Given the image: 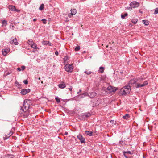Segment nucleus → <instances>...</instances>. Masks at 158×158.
<instances>
[{
    "label": "nucleus",
    "instance_id": "f257e3e1",
    "mask_svg": "<svg viewBox=\"0 0 158 158\" xmlns=\"http://www.w3.org/2000/svg\"><path fill=\"white\" fill-rule=\"evenodd\" d=\"M32 104L31 101L30 99H26L24 100L23 106H20V111L24 113L23 115L24 118H27L29 115L30 111L29 109L30 106Z\"/></svg>",
    "mask_w": 158,
    "mask_h": 158
},
{
    "label": "nucleus",
    "instance_id": "f03ea898",
    "mask_svg": "<svg viewBox=\"0 0 158 158\" xmlns=\"http://www.w3.org/2000/svg\"><path fill=\"white\" fill-rule=\"evenodd\" d=\"M72 64H66L65 66V69L67 72L70 73L72 72L73 69L72 65Z\"/></svg>",
    "mask_w": 158,
    "mask_h": 158
},
{
    "label": "nucleus",
    "instance_id": "7ed1b4c3",
    "mask_svg": "<svg viewBox=\"0 0 158 158\" xmlns=\"http://www.w3.org/2000/svg\"><path fill=\"white\" fill-rule=\"evenodd\" d=\"M91 114L89 113H83L80 117V119L81 120L85 119V118H88L91 116Z\"/></svg>",
    "mask_w": 158,
    "mask_h": 158
},
{
    "label": "nucleus",
    "instance_id": "20e7f679",
    "mask_svg": "<svg viewBox=\"0 0 158 158\" xmlns=\"http://www.w3.org/2000/svg\"><path fill=\"white\" fill-rule=\"evenodd\" d=\"M130 6L132 8H135L138 7L139 6V3L135 1H133L130 4Z\"/></svg>",
    "mask_w": 158,
    "mask_h": 158
},
{
    "label": "nucleus",
    "instance_id": "39448f33",
    "mask_svg": "<svg viewBox=\"0 0 158 158\" xmlns=\"http://www.w3.org/2000/svg\"><path fill=\"white\" fill-rule=\"evenodd\" d=\"M106 90L109 91L110 93L112 92H114L117 90V88L111 86H109L107 88Z\"/></svg>",
    "mask_w": 158,
    "mask_h": 158
},
{
    "label": "nucleus",
    "instance_id": "423d86ee",
    "mask_svg": "<svg viewBox=\"0 0 158 158\" xmlns=\"http://www.w3.org/2000/svg\"><path fill=\"white\" fill-rule=\"evenodd\" d=\"M77 138L80 140L81 143H85V139L83 137L82 135L81 134H79L77 136Z\"/></svg>",
    "mask_w": 158,
    "mask_h": 158
},
{
    "label": "nucleus",
    "instance_id": "0eeeda50",
    "mask_svg": "<svg viewBox=\"0 0 158 158\" xmlns=\"http://www.w3.org/2000/svg\"><path fill=\"white\" fill-rule=\"evenodd\" d=\"M30 91V89H24L21 90V93L23 95H25L29 93Z\"/></svg>",
    "mask_w": 158,
    "mask_h": 158
},
{
    "label": "nucleus",
    "instance_id": "6e6552de",
    "mask_svg": "<svg viewBox=\"0 0 158 158\" xmlns=\"http://www.w3.org/2000/svg\"><path fill=\"white\" fill-rule=\"evenodd\" d=\"M137 81L138 80L135 78L131 79L129 81L128 84L131 85L135 84V85L137 84Z\"/></svg>",
    "mask_w": 158,
    "mask_h": 158
},
{
    "label": "nucleus",
    "instance_id": "1a4fd4ad",
    "mask_svg": "<svg viewBox=\"0 0 158 158\" xmlns=\"http://www.w3.org/2000/svg\"><path fill=\"white\" fill-rule=\"evenodd\" d=\"M127 93L129 94L131 91V86L129 85H126L123 87Z\"/></svg>",
    "mask_w": 158,
    "mask_h": 158
},
{
    "label": "nucleus",
    "instance_id": "9d476101",
    "mask_svg": "<svg viewBox=\"0 0 158 158\" xmlns=\"http://www.w3.org/2000/svg\"><path fill=\"white\" fill-rule=\"evenodd\" d=\"M123 156L126 158H128V156L126 155V154H129L131 155H132L133 154V153H132L130 151H123Z\"/></svg>",
    "mask_w": 158,
    "mask_h": 158
},
{
    "label": "nucleus",
    "instance_id": "9b49d317",
    "mask_svg": "<svg viewBox=\"0 0 158 158\" xmlns=\"http://www.w3.org/2000/svg\"><path fill=\"white\" fill-rule=\"evenodd\" d=\"M127 93H127L123 88L121 89L119 92V94H121L122 95H126Z\"/></svg>",
    "mask_w": 158,
    "mask_h": 158
},
{
    "label": "nucleus",
    "instance_id": "f8f14e48",
    "mask_svg": "<svg viewBox=\"0 0 158 158\" xmlns=\"http://www.w3.org/2000/svg\"><path fill=\"white\" fill-rule=\"evenodd\" d=\"M97 93L95 92H92L89 94L88 96L90 97V98H92L94 97L97 95Z\"/></svg>",
    "mask_w": 158,
    "mask_h": 158
},
{
    "label": "nucleus",
    "instance_id": "ddd939ff",
    "mask_svg": "<svg viewBox=\"0 0 158 158\" xmlns=\"http://www.w3.org/2000/svg\"><path fill=\"white\" fill-rule=\"evenodd\" d=\"M13 134V133L12 131H10L9 134H8L7 135H6L5 137H3V139L4 140H6L7 139L9 138Z\"/></svg>",
    "mask_w": 158,
    "mask_h": 158
},
{
    "label": "nucleus",
    "instance_id": "4468645a",
    "mask_svg": "<svg viewBox=\"0 0 158 158\" xmlns=\"http://www.w3.org/2000/svg\"><path fill=\"white\" fill-rule=\"evenodd\" d=\"M59 88L61 89H63L65 87L66 85L65 83L63 82H61V83L59 84L58 85Z\"/></svg>",
    "mask_w": 158,
    "mask_h": 158
},
{
    "label": "nucleus",
    "instance_id": "2eb2a0df",
    "mask_svg": "<svg viewBox=\"0 0 158 158\" xmlns=\"http://www.w3.org/2000/svg\"><path fill=\"white\" fill-rule=\"evenodd\" d=\"M9 51V50L8 49H2V54L4 56H6Z\"/></svg>",
    "mask_w": 158,
    "mask_h": 158
},
{
    "label": "nucleus",
    "instance_id": "dca6fc26",
    "mask_svg": "<svg viewBox=\"0 0 158 158\" xmlns=\"http://www.w3.org/2000/svg\"><path fill=\"white\" fill-rule=\"evenodd\" d=\"M8 8L10 10L12 11H15V6L11 5H9L8 6Z\"/></svg>",
    "mask_w": 158,
    "mask_h": 158
},
{
    "label": "nucleus",
    "instance_id": "f3484780",
    "mask_svg": "<svg viewBox=\"0 0 158 158\" xmlns=\"http://www.w3.org/2000/svg\"><path fill=\"white\" fill-rule=\"evenodd\" d=\"M71 13H70V15L73 16V15H74L76 13L77 10L75 9H71Z\"/></svg>",
    "mask_w": 158,
    "mask_h": 158
},
{
    "label": "nucleus",
    "instance_id": "a211bd4d",
    "mask_svg": "<svg viewBox=\"0 0 158 158\" xmlns=\"http://www.w3.org/2000/svg\"><path fill=\"white\" fill-rule=\"evenodd\" d=\"M104 70L105 68L104 67L101 66L100 67L98 71L99 72L102 73H103Z\"/></svg>",
    "mask_w": 158,
    "mask_h": 158
},
{
    "label": "nucleus",
    "instance_id": "6ab92c4d",
    "mask_svg": "<svg viewBox=\"0 0 158 158\" xmlns=\"http://www.w3.org/2000/svg\"><path fill=\"white\" fill-rule=\"evenodd\" d=\"M85 133L87 135L91 136L92 135L93 132L90 131H86Z\"/></svg>",
    "mask_w": 158,
    "mask_h": 158
},
{
    "label": "nucleus",
    "instance_id": "aec40b11",
    "mask_svg": "<svg viewBox=\"0 0 158 158\" xmlns=\"http://www.w3.org/2000/svg\"><path fill=\"white\" fill-rule=\"evenodd\" d=\"M31 47L36 49L39 48L37 46V45L35 43H33L31 45Z\"/></svg>",
    "mask_w": 158,
    "mask_h": 158
},
{
    "label": "nucleus",
    "instance_id": "412c9836",
    "mask_svg": "<svg viewBox=\"0 0 158 158\" xmlns=\"http://www.w3.org/2000/svg\"><path fill=\"white\" fill-rule=\"evenodd\" d=\"M15 156L11 154H7L5 155V158H14Z\"/></svg>",
    "mask_w": 158,
    "mask_h": 158
},
{
    "label": "nucleus",
    "instance_id": "4be33fe9",
    "mask_svg": "<svg viewBox=\"0 0 158 158\" xmlns=\"http://www.w3.org/2000/svg\"><path fill=\"white\" fill-rule=\"evenodd\" d=\"M138 21V19L136 17H134L132 19L131 22L134 24H135Z\"/></svg>",
    "mask_w": 158,
    "mask_h": 158
},
{
    "label": "nucleus",
    "instance_id": "5701e85b",
    "mask_svg": "<svg viewBox=\"0 0 158 158\" xmlns=\"http://www.w3.org/2000/svg\"><path fill=\"white\" fill-rule=\"evenodd\" d=\"M130 117L129 115L128 114H126L123 117V118L124 119L127 120L128 118Z\"/></svg>",
    "mask_w": 158,
    "mask_h": 158
},
{
    "label": "nucleus",
    "instance_id": "b1692460",
    "mask_svg": "<svg viewBox=\"0 0 158 158\" xmlns=\"http://www.w3.org/2000/svg\"><path fill=\"white\" fill-rule=\"evenodd\" d=\"M134 86L136 88H139L143 87V84H140L139 83H137V84H136V85H135Z\"/></svg>",
    "mask_w": 158,
    "mask_h": 158
},
{
    "label": "nucleus",
    "instance_id": "393cba45",
    "mask_svg": "<svg viewBox=\"0 0 158 158\" xmlns=\"http://www.w3.org/2000/svg\"><path fill=\"white\" fill-rule=\"evenodd\" d=\"M13 43L15 45H17L18 44V43L17 41V40L16 38H15L13 40H12Z\"/></svg>",
    "mask_w": 158,
    "mask_h": 158
},
{
    "label": "nucleus",
    "instance_id": "a878e982",
    "mask_svg": "<svg viewBox=\"0 0 158 158\" xmlns=\"http://www.w3.org/2000/svg\"><path fill=\"white\" fill-rule=\"evenodd\" d=\"M142 21L143 22L144 24L146 26L148 25L149 24V21L148 20H144Z\"/></svg>",
    "mask_w": 158,
    "mask_h": 158
},
{
    "label": "nucleus",
    "instance_id": "bb28decb",
    "mask_svg": "<svg viewBox=\"0 0 158 158\" xmlns=\"http://www.w3.org/2000/svg\"><path fill=\"white\" fill-rule=\"evenodd\" d=\"M44 8V4H42L39 8V9L40 10H42Z\"/></svg>",
    "mask_w": 158,
    "mask_h": 158
},
{
    "label": "nucleus",
    "instance_id": "cd10ccee",
    "mask_svg": "<svg viewBox=\"0 0 158 158\" xmlns=\"http://www.w3.org/2000/svg\"><path fill=\"white\" fill-rule=\"evenodd\" d=\"M128 15V14L127 13H126L124 14H122L121 15V18L123 19H124L125 17L127 16Z\"/></svg>",
    "mask_w": 158,
    "mask_h": 158
},
{
    "label": "nucleus",
    "instance_id": "c85d7f7f",
    "mask_svg": "<svg viewBox=\"0 0 158 158\" xmlns=\"http://www.w3.org/2000/svg\"><path fill=\"white\" fill-rule=\"evenodd\" d=\"M15 86L18 87L19 88H20V86H21V85L19 84V83L17 81L15 82Z\"/></svg>",
    "mask_w": 158,
    "mask_h": 158
},
{
    "label": "nucleus",
    "instance_id": "c756f323",
    "mask_svg": "<svg viewBox=\"0 0 158 158\" xmlns=\"http://www.w3.org/2000/svg\"><path fill=\"white\" fill-rule=\"evenodd\" d=\"M28 43L29 45L31 46V45L33 43V40H28Z\"/></svg>",
    "mask_w": 158,
    "mask_h": 158
},
{
    "label": "nucleus",
    "instance_id": "7c9ffc66",
    "mask_svg": "<svg viewBox=\"0 0 158 158\" xmlns=\"http://www.w3.org/2000/svg\"><path fill=\"white\" fill-rule=\"evenodd\" d=\"M119 144L122 146L124 144H125V141H122V140L120 141L119 142Z\"/></svg>",
    "mask_w": 158,
    "mask_h": 158
},
{
    "label": "nucleus",
    "instance_id": "2f4dec72",
    "mask_svg": "<svg viewBox=\"0 0 158 158\" xmlns=\"http://www.w3.org/2000/svg\"><path fill=\"white\" fill-rule=\"evenodd\" d=\"M2 24L3 25L6 26L7 24L6 21L5 20H3L2 22Z\"/></svg>",
    "mask_w": 158,
    "mask_h": 158
},
{
    "label": "nucleus",
    "instance_id": "473e14b6",
    "mask_svg": "<svg viewBox=\"0 0 158 158\" xmlns=\"http://www.w3.org/2000/svg\"><path fill=\"white\" fill-rule=\"evenodd\" d=\"M55 100L56 102L58 103H59L60 102V99L58 97H56L55 98Z\"/></svg>",
    "mask_w": 158,
    "mask_h": 158
},
{
    "label": "nucleus",
    "instance_id": "72a5a7b5",
    "mask_svg": "<svg viewBox=\"0 0 158 158\" xmlns=\"http://www.w3.org/2000/svg\"><path fill=\"white\" fill-rule=\"evenodd\" d=\"M84 73H85L87 75H90L91 73L92 72L90 71H86L84 72Z\"/></svg>",
    "mask_w": 158,
    "mask_h": 158
},
{
    "label": "nucleus",
    "instance_id": "f704fd0d",
    "mask_svg": "<svg viewBox=\"0 0 158 158\" xmlns=\"http://www.w3.org/2000/svg\"><path fill=\"white\" fill-rule=\"evenodd\" d=\"M48 42L47 41H43L42 44L43 45H47Z\"/></svg>",
    "mask_w": 158,
    "mask_h": 158
},
{
    "label": "nucleus",
    "instance_id": "c9c22d12",
    "mask_svg": "<svg viewBox=\"0 0 158 158\" xmlns=\"http://www.w3.org/2000/svg\"><path fill=\"white\" fill-rule=\"evenodd\" d=\"M80 49V47L79 46H78L77 47H76L75 48V51H79Z\"/></svg>",
    "mask_w": 158,
    "mask_h": 158
},
{
    "label": "nucleus",
    "instance_id": "e433bc0d",
    "mask_svg": "<svg viewBox=\"0 0 158 158\" xmlns=\"http://www.w3.org/2000/svg\"><path fill=\"white\" fill-rule=\"evenodd\" d=\"M154 14H158V8H156L155 9Z\"/></svg>",
    "mask_w": 158,
    "mask_h": 158
},
{
    "label": "nucleus",
    "instance_id": "4c0bfd02",
    "mask_svg": "<svg viewBox=\"0 0 158 158\" xmlns=\"http://www.w3.org/2000/svg\"><path fill=\"white\" fill-rule=\"evenodd\" d=\"M148 82L147 81H146L144 82L143 84V86H144L145 85H147L148 84Z\"/></svg>",
    "mask_w": 158,
    "mask_h": 158
},
{
    "label": "nucleus",
    "instance_id": "58836bf2",
    "mask_svg": "<svg viewBox=\"0 0 158 158\" xmlns=\"http://www.w3.org/2000/svg\"><path fill=\"white\" fill-rule=\"evenodd\" d=\"M42 21H43V23L44 24H46L47 23V20L46 19H42Z\"/></svg>",
    "mask_w": 158,
    "mask_h": 158
},
{
    "label": "nucleus",
    "instance_id": "ea45409f",
    "mask_svg": "<svg viewBox=\"0 0 158 158\" xmlns=\"http://www.w3.org/2000/svg\"><path fill=\"white\" fill-rule=\"evenodd\" d=\"M24 84L25 85H27L28 84V81L27 80H25L23 81Z\"/></svg>",
    "mask_w": 158,
    "mask_h": 158
},
{
    "label": "nucleus",
    "instance_id": "a19ab883",
    "mask_svg": "<svg viewBox=\"0 0 158 158\" xmlns=\"http://www.w3.org/2000/svg\"><path fill=\"white\" fill-rule=\"evenodd\" d=\"M82 94L84 96H87V95H88L89 94L87 92H85L84 93H82Z\"/></svg>",
    "mask_w": 158,
    "mask_h": 158
},
{
    "label": "nucleus",
    "instance_id": "79ce46f5",
    "mask_svg": "<svg viewBox=\"0 0 158 158\" xmlns=\"http://www.w3.org/2000/svg\"><path fill=\"white\" fill-rule=\"evenodd\" d=\"M64 59L65 61L67 60H68V57L67 56H65L64 58Z\"/></svg>",
    "mask_w": 158,
    "mask_h": 158
},
{
    "label": "nucleus",
    "instance_id": "37998d69",
    "mask_svg": "<svg viewBox=\"0 0 158 158\" xmlns=\"http://www.w3.org/2000/svg\"><path fill=\"white\" fill-rule=\"evenodd\" d=\"M25 67L24 66H21V69L22 70H24L25 69Z\"/></svg>",
    "mask_w": 158,
    "mask_h": 158
},
{
    "label": "nucleus",
    "instance_id": "c03bdc74",
    "mask_svg": "<svg viewBox=\"0 0 158 158\" xmlns=\"http://www.w3.org/2000/svg\"><path fill=\"white\" fill-rule=\"evenodd\" d=\"M55 54L56 56H58V52L57 51H56L55 52Z\"/></svg>",
    "mask_w": 158,
    "mask_h": 158
},
{
    "label": "nucleus",
    "instance_id": "a18cd8bd",
    "mask_svg": "<svg viewBox=\"0 0 158 158\" xmlns=\"http://www.w3.org/2000/svg\"><path fill=\"white\" fill-rule=\"evenodd\" d=\"M48 44L47 45H48L50 46H52V43H50L49 41H48Z\"/></svg>",
    "mask_w": 158,
    "mask_h": 158
},
{
    "label": "nucleus",
    "instance_id": "49530a36",
    "mask_svg": "<svg viewBox=\"0 0 158 158\" xmlns=\"http://www.w3.org/2000/svg\"><path fill=\"white\" fill-rule=\"evenodd\" d=\"M15 11H16L17 12H19L20 10H19L18 9H17L15 8Z\"/></svg>",
    "mask_w": 158,
    "mask_h": 158
},
{
    "label": "nucleus",
    "instance_id": "de8ad7c7",
    "mask_svg": "<svg viewBox=\"0 0 158 158\" xmlns=\"http://www.w3.org/2000/svg\"><path fill=\"white\" fill-rule=\"evenodd\" d=\"M72 87L71 86L69 88V91H71L72 90Z\"/></svg>",
    "mask_w": 158,
    "mask_h": 158
},
{
    "label": "nucleus",
    "instance_id": "09e8293b",
    "mask_svg": "<svg viewBox=\"0 0 158 158\" xmlns=\"http://www.w3.org/2000/svg\"><path fill=\"white\" fill-rule=\"evenodd\" d=\"M17 70L18 71H21V68H19V67H18L17 68Z\"/></svg>",
    "mask_w": 158,
    "mask_h": 158
},
{
    "label": "nucleus",
    "instance_id": "8fccbe9b",
    "mask_svg": "<svg viewBox=\"0 0 158 158\" xmlns=\"http://www.w3.org/2000/svg\"><path fill=\"white\" fill-rule=\"evenodd\" d=\"M81 91H82V90H81V89H80L79 91L77 92V93L78 94H79V93H80V92H81Z\"/></svg>",
    "mask_w": 158,
    "mask_h": 158
},
{
    "label": "nucleus",
    "instance_id": "3c124183",
    "mask_svg": "<svg viewBox=\"0 0 158 158\" xmlns=\"http://www.w3.org/2000/svg\"><path fill=\"white\" fill-rule=\"evenodd\" d=\"M139 12L141 14H143V12L141 11L140 10H139Z\"/></svg>",
    "mask_w": 158,
    "mask_h": 158
},
{
    "label": "nucleus",
    "instance_id": "603ef678",
    "mask_svg": "<svg viewBox=\"0 0 158 158\" xmlns=\"http://www.w3.org/2000/svg\"><path fill=\"white\" fill-rule=\"evenodd\" d=\"M68 134V133L67 132H65L64 134V135H67Z\"/></svg>",
    "mask_w": 158,
    "mask_h": 158
},
{
    "label": "nucleus",
    "instance_id": "864d4df0",
    "mask_svg": "<svg viewBox=\"0 0 158 158\" xmlns=\"http://www.w3.org/2000/svg\"><path fill=\"white\" fill-rule=\"evenodd\" d=\"M132 7H129V8H128V10H131V9H132Z\"/></svg>",
    "mask_w": 158,
    "mask_h": 158
},
{
    "label": "nucleus",
    "instance_id": "5fc2aeb1",
    "mask_svg": "<svg viewBox=\"0 0 158 158\" xmlns=\"http://www.w3.org/2000/svg\"><path fill=\"white\" fill-rule=\"evenodd\" d=\"M37 20V19H33V21L34 22L35 21H36Z\"/></svg>",
    "mask_w": 158,
    "mask_h": 158
},
{
    "label": "nucleus",
    "instance_id": "6e6d98bb",
    "mask_svg": "<svg viewBox=\"0 0 158 158\" xmlns=\"http://www.w3.org/2000/svg\"><path fill=\"white\" fill-rule=\"evenodd\" d=\"M35 52V50H33L32 51V52Z\"/></svg>",
    "mask_w": 158,
    "mask_h": 158
},
{
    "label": "nucleus",
    "instance_id": "4d7b16f0",
    "mask_svg": "<svg viewBox=\"0 0 158 158\" xmlns=\"http://www.w3.org/2000/svg\"><path fill=\"white\" fill-rule=\"evenodd\" d=\"M86 52V51H83V53H85Z\"/></svg>",
    "mask_w": 158,
    "mask_h": 158
},
{
    "label": "nucleus",
    "instance_id": "13d9d810",
    "mask_svg": "<svg viewBox=\"0 0 158 158\" xmlns=\"http://www.w3.org/2000/svg\"><path fill=\"white\" fill-rule=\"evenodd\" d=\"M68 16L69 17H71V15H70L69 14Z\"/></svg>",
    "mask_w": 158,
    "mask_h": 158
},
{
    "label": "nucleus",
    "instance_id": "bf43d9fd",
    "mask_svg": "<svg viewBox=\"0 0 158 158\" xmlns=\"http://www.w3.org/2000/svg\"><path fill=\"white\" fill-rule=\"evenodd\" d=\"M38 79L39 80H40V77L39 78H38Z\"/></svg>",
    "mask_w": 158,
    "mask_h": 158
},
{
    "label": "nucleus",
    "instance_id": "052dcab7",
    "mask_svg": "<svg viewBox=\"0 0 158 158\" xmlns=\"http://www.w3.org/2000/svg\"><path fill=\"white\" fill-rule=\"evenodd\" d=\"M41 83H42H42H43V81H41Z\"/></svg>",
    "mask_w": 158,
    "mask_h": 158
},
{
    "label": "nucleus",
    "instance_id": "680f3d73",
    "mask_svg": "<svg viewBox=\"0 0 158 158\" xmlns=\"http://www.w3.org/2000/svg\"><path fill=\"white\" fill-rule=\"evenodd\" d=\"M12 27H14V26L13 25H12Z\"/></svg>",
    "mask_w": 158,
    "mask_h": 158
},
{
    "label": "nucleus",
    "instance_id": "e2e57ef3",
    "mask_svg": "<svg viewBox=\"0 0 158 158\" xmlns=\"http://www.w3.org/2000/svg\"><path fill=\"white\" fill-rule=\"evenodd\" d=\"M108 47V45H107V46H106V48H107Z\"/></svg>",
    "mask_w": 158,
    "mask_h": 158
},
{
    "label": "nucleus",
    "instance_id": "0e129e2a",
    "mask_svg": "<svg viewBox=\"0 0 158 158\" xmlns=\"http://www.w3.org/2000/svg\"><path fill=\"white\" fill-rule=\"evenodd\" d=\"M73 35V34H72V35Z\"/></svg>",
    "mask_w": 158,
    "mask_h": 158
}]
</instances>
